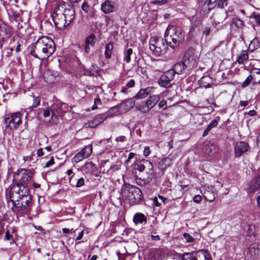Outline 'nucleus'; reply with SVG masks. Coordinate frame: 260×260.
<instances>
[{"label": "nucleus", "instance_id": "33", "mask_svg": "<svg viewBox=\"0 0 260 260\" xmlns=\"http://www.w3.org/2000/svg\"><path fill=\"white\" fill-rule=\"evenodd\" d=\"M218 124V121L216 119H214L209 124L207 128L205 129L203 134V137L206 136L209 132L213 128L215 127Z\"/></svg>", "mask_w": 260, "mask_h": 260}, {"label": "nucleus", "instance_id": "46", "mask_svg": "<svg viewBox=\"0 0 260 260\" xmlns=\"http://www.w3.org/2000/svg\"><path fill=\"white\" fill-rule=\"evenodd\" d=\"M183 237L186 240L187 242H193L195 241V239L193 238L190 234L188 233H184L183 235Z\"/></svg>", "mask_w": 260, "mask_h": 260}, {"label": "nucleus", "instance_id": "11", "mask_svg": "<svg viewBox=\"0 0 260 260\" xmlns=\"http://www.w3.org/2000/svg\"><path fill=\"white\" fill-rule=\"evenodd\" d=\"M212 259L210 254L205 250H200L194 254H188L186 260H210Z\"/></svg>", "mask_w": 260, "mask_h": 260}, {"label": "nucleus", "instance_id": "18", "mask_svg": "<svg viewBox=\"0 0 260 260\" xmlns=\"http://www.w3.org/2000/svg\"><path fill=\"white\" fill-rule=\"evenodd\" d=\"M260 189V176L259 175L254 177L248 183L247 188L248 192H254Z\"/></svg>", "mask_w": 260, "mask_h": 260}, {"label": "nucleus", "instance_id": "25", "mask_svg": "<svg viewBox=\"0 0 260 260\" xmlns=\"http://www.w3.org/2000/svg\"><path fill=\"white\" fill-rule=\"evenodd\" d=\"M105 114L107 115V117L108 118L120 115L122 114V112L118 105L116 106L111 107Z\"/></svg>", "mask_w": 260, "mask_h": 260}, {"label": "nucleus", "instance_id": "41", "mask_svg": "<svg viewBox=\"0 0 260 260\" xmlns=\"http://www.w3.org/2000/svg\"><path fill=\"white\" fill-rule=\"evenodd\" d=\"M85 158H86V157H84V155H83V154L82 153V151H81L77 153L74 157L73 161H74L76 163H78Z\"/></svg>", "mask_w": 260, "mask_h": 260}, {"label": "nucleus", "instance_id": "29", "mask_svg": "<svg viewBox=\"0 0 260 260\" xmlns=\"http://www.w3.org/2000/svg\"><path fill=\"white\" fill-rule=\"evenodd\" d=\"M251 75L253 78V85L260 83V69H253L251 72Z\"/></svg>", "mask_w": 260, "mask_h": 260}, {"label": "nucleus", "instance_id": "2", "mask_svg": "<svg viewBox=\"0 0 260 260\" xmlns=\"http://www.w3.org/2000/svg\"><path fill=\"white\" fill-rule=\"evenodd\" d=\"M55 51L53 41L48 37L43 36L30 47V54L36 58L43 59L51 56Z\"/></svg>", "mask_w": 260, "mask_h": 260}, {"label": "nucleus", "instance_id": "23", "mask_svg": "<svg viewBox=\"0 0 260 260\" xmlns=\"http://www.w3.org/2000/svg\"><path fill=\"white\" fill-rule=\"evenodd\" d=\"M145 159H142L137 161L134 164V170L133 171V174L135 175L136 178L137 179V172L136 170L139 171L140 172H142L145 170Z\"/></svg>", "mask_w": 260, "mask_h": 260}, {"label": "nucleus", "instance_id": "44", "mask_svg": "<svg viewBox=\"0 0 260 260\" xmlns=\"http://www.w3.org/2000/svg\"><path fill=\"white\" fill-rule=\"evenodd\" d=\"M251 81L253 82V78L251 75H250L246 79V80L242 84V87L245 88L246 87L248 86L251 82Z\"/></svg>", "mask_w": 260, "mask_h": 260}, {"label": "nucleus", "instance_id": "58", "mask_svg": "<svg viewBox=\"0 0 260 260\" xmlns=\"http://www.w3.org/2000/svg\"><path fill=\"white\" fill-rule=\"evenodd\" d=\"M135 83L134 80L131 79L126 83V86L128 88H132L134 86Z\"/></svg>", "mask_w": 260, "mask_h": 260}, {"label": "nucleus", "instance_id": "38", "mask_svg": "<svg viewBox=\"0 0 260 260\" xmlns=\"http://www.w3.org/2000/svg\"><path fill=\"white\" fill-rule=\"evenodd\" d=\"M248 59V54L247 51H243L237 58V61L239 63H243L244 61Z\"/></svg>", "mask_w": 260, "mask_h": 260}, {"label": "nucleus", "instance_id": "50", "mask_svg": "<svg viewBox=\"0 0 260 260\" xmlns=\"http://www.w3.org/2000/svg\"><path fill=\"white\" fill-rule=\"evenodd\" d=\"M251 18H253L255 22L260 25V14H253V15L251 16Z\"/></svg>", "mask_w": 260, "mask_h": 260}, {"label": "nucleus", "instance_id": "54", "mask_svg": "<svg viewBox=\"0 0 260 260\" xmlns=\"http://www.w3.org/2000/svg\"><path fill=\"white\" fill-rule=\"evenodd\" d=\"M226 5V0H219L218 3V7L220 8H223L224 7V5Z\"/></svg>", "mask_w": 260, "mask_h": 260}, {"label": "nucleus", "instance_id": "30", "mask_svg": "<svg viewBox=\"0 0 260 260\" xmlns=\"http://www.w3.org/2000/svg\"><path fill=\"white\" fill-rule=\"evenodd\" d=\"M44 81L48 84L53 83L55 80V77L50 71H46L43 74Z\"/></svg>", "mask_w": 260, "mask_h": 260}, {"label": "nucleus", "instance_id": "49", "mask_svg": "<svg viewBox=\"0 0 260 260\" xmlns=\"http://www.w3.org/2000/svg\"><path fill=\"white\" fill-rule=\"evenodd\" d=\"M84 184V179L83 177H81L78 179V181L75 185V186L77 187H80L82 186Z\"/></svg>", "mask_w": 260, "mask_h": 260}, {"label": "nucleus", "instance_id": "47", "mask_svg": "<svg viewBox=\"0 0 260 260\" xmlns=\"http://www.w3.org/2000/svg\"><path fill=\"white\" fill-rule=\"evenodd\" d=\"M253 46V50H255L257 48H258L259 47V45L257 42V40L256 39H253L249 45V47H251Z\"/></svg>", "mask_w": 260, "mask_h": 260}, {"label": "nucleus", "instance_id": "59", "mask_svg": "<svg viewBox=\"0 0 260 260\" xmlns=\"http://www.w3.org/2000/svg\"><path fill=\"white\" fill-rule=\"evenodd\" d=\"M153 202L154 204L157 207H159L161 205V203L158 201V198L156 197L153 198Z\"/></svg>", "mask_w": 260, "mask_h": 260}, {"label": "nucleus", "instance_id": "57", "mask_svg": "<svg viewBox=\"0 0 260 260\" xmlns=\"http://www.w3.org/2000/svg\"><path fill=\"white\" fill-rule=\"evenodd\" d=\"M94 103L95 105H102L101 101L100 99L99 95L96 94V97L94 99Z\"/></svg>", "mask_w": 260, "mask_h": 260}, {"label": "nucleus", "instance_id": "27", "mask_svg": "<svg viewBox=\"0 0 260 260\" xmlns=\"http://www.w3.org/2000/svg\"><path fill=\"white\" fill-rule=\"evenodd\" d=\"M151 87H147L144 89H141L139 92L136 94L133 98L134 99L139 100L142 99L149 95V93L151 90Z\"/></svg>", "mask_w": 260, "mask_h": 260}, {"label": "nucleus", "instance_id": "60", "mask_svg": "<svg viewBox=\"0 0 260 260\" xmlns=\"http://www.w3.org/2000/svg\"><path fill=\"white\" fill-rule=\"evenodd\" d=\"M150 153V149L148 147H145L143 151V154L145 156L147 157Z\"/></svg>", "mask_w": 260, "mask_h": 260}, {"label": "nucleus", "instance_id": "56", "mask_svg": "<svg viewBox=\"0 0 260 260\" xmlns=\"http://www.w3.org/2000/svg\"><path fill=\"white\" fill-rule=\"evenodd\" d=\"M202 198L200 195H196L194 197L193 200L196 203H199L202 201Z\"/></svg>", "mask_w": 260, "mask_h": 260}, {"label": "nucleus", "instance_id": "64", "mask_svg": "<svg viewBox=\"0 0 260 260\" xmlns=\"http://www.w3.org/2000/svg\"><path fill=\"white\" fill-rule=\"evenodd\" d=\"M135 155V154L134 153H133V152L129 153V155H128V158L126 160V162L127 163L131 159L133 158L134 157Z\"/></svg>", "mask_w": 260, "mask_h": 260}, {"label": "nucleus", "instance_id": "5", "mask_svg": "<svg viewBox=\"0 0 260 260\" xmlns=\"http://www.w3.org/2000/svg\"><path fill=\"white\" fill-rule=\"evenodd\" d=\"M33 173L30 170L21 169L17 174L14 175L16 182L12 184L10 189L16 186L20 188V191L22 190L23 187L28 189V184L30 182Z\"/></svg>", "mask_w": 260, "mask_h": 260}, {"label": "nucleus", "instance_id": "45", "mask_svg": "<svg viewBox=\"0 0 260 260\" xmlns=\"http://www.w3.org/2000/svg\"><path fill=\"white\" fill-rule=\"evenodd\" d=\"M98 125L96 124V123H95L94 119H92V120L89 121L87 123H85L84 126L86 128H94Z\"/></svg>", "mask_w": 260, "mask_h": 260}, {"label": "nucleus", "instance_id": "35", "mask_svg": "<svg viewBox=\"0 0 260 260\" xmlns=\"http://www.w3.org/2000/svg\"><path fill=\"white\" fill-rule=\"evenodd\" d=\"M107 115L105 113L99 114L93 119L96 124L98 125L103 123L106 119Z\"/></svg>", "mask_w": 260, "mask_h": 260}, {"label": "nucleus", "instance_id": "34", "mask_svg": "<svg viewBox=\"0 0 260 260\" xmlns=\"http://www.w3.org/2000/svg\"><path fill=\"white\" fill-rule=\"evenodd\" d=\"M203 197L207 201L212 202L215 199V193L213 191L207 190L204 192Z\"/></svg>", "mask_w": 260, "mask_h": 260}, {"label": "nucleus", "instance_id": "16", "mask_svg": "<svg viewBox=\"0 0 260 260\" xmlns=\"http://www.w3.org/2000/svg\"><path fill=\"white\" fill-rule=\"evenodd\" d=\"M135 105V99L133 97L132 98L122 101L118 104V106H119L122 113H125L131 110L134 107Z\"/></svg>", "mask_w": 260, "mask_h": 260}, {"label": "nucleus", "instance_id": "48", "mask_svg": "<svg viewBox=\"0 0 260 260\" xmlns=\"http://www.w3.org/2000/svg\"><path fill=\"white\" fill-rule=\"evenodd\" d=\"M33 100H34V103L31 107L32 108H35L40 104V101H41V98L39 96H37L36 98H33Z\"/></svg>", "mask_w": 260, "mask_h": 260}, {"label": "nucleus", "instance_id": "6", "mask_svg": "<svg viewBox=\"0 0 260 260\" xmlns=\"http://www.w3.org/2000/svg\"><path fill=\"white\" fill-rule=\"evenodd\" d=\"M149 49L154 55L159 56L166 53L167 47L162 39L151 37L149 41Z\"/></svg>", "mask_w": 260, "mask_h": 260}, {"label": "nucleus", "instance_id": "14", "mask_svg": "<svg viewBox=\"0 0 260 260\" xmlns=\"http://www.w3.org/2000/svg\"><path fill=\"white\" fill-rule=\"evenodd\" d=\"M170 70L173 71L175 75V74H187L190 70L183 61L176 63Z\"/></svg>", "mask_w": 260, "mask_h": 260}, {"label": "nucleus", "instance_id": "4", "mask_svg": "<svg viewBox=\"0 0 260 260\" xmlns=\"http://www.w3.org/2000/svg\"><path fill=\"white\" fill-rule=\"evenodd\" d=\"M123 198L129 201L131 205L141 204L143 201V196L141 189L129 184H124L121 189Z\"/></svg>", "mask_w": 260, "mask_h": 260}, {"label": "nucleus", "instance_id": "7", "mask_svg": "<svg viewBox=\"0 0 260 260\" xmlns=\"http://www.w3.org/2000/svg\"><path fill=\"white\" fill-rule=\"evenodd\" d=\"M198 59V56L196 54L195 49L191 47L185 51L182 61L190 70H191L197 66Z\"/></svg>", "mask_w": 260, "mask_h": 260}, {"label": "nucleus", "instance_id": "17", "mask_svg": "<svg viewBox=\"0 0 260 260\" xmlns=\"http://www.w3.org/2000/svg\"><path fill=\"white\" fill-rule=\"evenodd\" d=\"M64 5H61L58 7L62 10H64L62 14L64 15L67 21L70 23L75 18V11L70 5L68 6V8H65Z\"/></svg>", "mask_w": 260, "mask_h": 260}, {"label": "nucleus", "instance_id": "3", "mask_svg": "<svg viewBox=\"0 0 260 260\" xmlns=\"http://www.w3.org/2000/svg\"><path fill=\"white\" fill-rule=\"evenodd\" d=\"M164 37L167 45L175 48L184 38L181 27L179 25H169L165 31Z\"/></svg>", "mask_w": 260, "mask_h": 260}, {"label": "nucleus", "instance_id": "36", "mask_svg": "<svg viewBox=\"0 0 260 260\" xmlns=\"http://www.w3.org/2000/svg\"><path fill=\"white\" fill-rule=\"evenodd\" d=\"M82 153L84 155V157L87 158L91 154L92 152V148L91 145H88L85 146L83 149L81 150Z\"/></svg>", "mask_w": 260, "mask_h": 260}, {"label": "nucleus", "instance_id": "22", "mask_svg": "<svg viewBox=\"0 0 260 260\" xmlns=\"http://www.w3.org/2000/svg\"><path fill=\"white\" fill-rule=\"evenodd\" d=\"M213 81L212 78L209 76H205L202 77L199 82L200 87L207 88L211 87V84H213Z\"/></svg>", "mask_w": 260, "mask_h": 260}, {"label": "nucleus", "instance_id": "12", "mask_svg": "<svg viewBox=\"0 0 260 260\" xmlns=\"http://www.w3.org/2000/svg\"><path fill=\"white\" fill-rule=\"evenodd\" d=\"M250 149L249 144L245 142L239 141L234 146L235 156L239 157L243 154L247 152Z\"/></svg>", "mask_w": 260, "mask_h": 260}, {"label": "nucleus", "instance_id": "62", "mask_svg": "<svg viewBox=\"0 0 260 260\" xmlns=\"http://www.w3.org/2000/svg\"><path fill=\"white\" fill-rule=\"evenodd\" d=\"M82 8L84 11L88 12L89 9V7L86 3H84L82 5Z\"/></svg>", "mask_w": 260, "mask_h": 260}, {"label": "nucleus", "instance_id": "8", "mask_svg": "<svg viewBox=\"0 0 260 260\" xmlns=\"http://www.w3.org/2000/svg\"><path fill=\"white\" fill-rule=\"evenodd\" d=\"M174 73L173 71L169 70L165 72L158 80V85L165 88H170L175 83L172 82L175 78Z\"/></svg>", "mask_w": 260, "mask_h": 260}, {"label": "nucleus", "instance_id": "51", "mask_svg": "<svg viewBox=\"0 0 260 260\" xmlns=\"http://www.w3.org/2000/svg\"><path fill=\"white\" fill-rule=\"evenodd\" d=\"M167 3V0L154 1L151 2V4L156 5H162Z\"/></svg>", "mask_w": 260, "mask_h": 260}, {"label": "nucleus", "instance_id": "39", "mask_svg": "<svg viewBox=\"0 0 260 260\" xmlns=\"http://www.w3.org/2000/svg\"><path fill=\"white\" fill-rule=\"evenodd\" d=\"M137 110L142 112L143 113H146L149 111V107L145 104V102L140 104H137L136 106Z\"/></svg>", "mask_w": 260, "mask_h": 260}, {"label": "nucleus", "instance_id": "31", "mask_svg": "<svg viewBox=\"0 0 260 260\" xmlns=\"http://www.w3.org/2000/svg\"><path fill=\"white\" fill-rule=\"evenodd\" d=\"M84 170L86 173L92 174L96 171V167L92 161H89L84 165Z\"/></svg>", "mask_w": 260, "mask_h": 260}, {"label": "nucleus", "instance_id": "19", "mask_svg": "<svg viewBox=\"0 0 260 260\" xmlns=\"http://www.w3.org/2000/svg\"><path fill=\"white\" fill-rule=\"evenodd\" d=\"M11 29L3 22H0V40L5 41L11 36Z\"/></svg>", "mask_w": 260, "mask_h": 260}, {"label": "nucleus", "instance_id": "1", "mask_svg": "<svg viewBox=\"0 0 260 260\" xmlns=\"http://www.w3.org/2000/svg\"><path fill=\"white\" fill-rule=\"evenodd\" d=\"M29 193V189L25 187H23L22 190L20 191V188H18L17 186L10 189L9 192L10 200L18 211L23 213L29 212L32 202L31 196Z\"/></svg>", "mask_w": 260, "mask_h": 260}, {"label": "nucleus", "instance_id": "52", "mask_svg": "<svg viewBox=\"0 0 260 260\" xmlns=\"http://www.w3.org/2000/svg\"><path fill=\"white\" fill-rule=\"evenodd\" d=\"M52 108L47 109L43 111V115L45 118L48 117L50 116V113H51V110Z\"/></svg>", "mask_w": 260, "mask_h": 260}, {"label": "nucleus", "instance_id": "9", "mask_svg": "<svg viewBox=\"0 0 260 260\" xmlns=\"http://www.w3.org/2000/svg\"><path fill=\"white\" fill-rule=\"evenodd\" d=\"M5 123L7 127L10 129H16L21 124V114L19 112L11 113L5 118Z\"/></svg>", "mask_w": 260, "mask_h": 260}, {"label": "nucleus", "instance_id": "13", "mask_svg": "<svg viewBox=\"0 0 260 260\" xmlns=\"http://www.w3.org/2000/svg\"><path fill=\"white\" fill-rule=\"evenodd\" d=\"M173 158L169 155L168 157L164 158H158L156 160V164L159 170L163 173L164 171L172 164Z\"/></svg>", "mask_w": 260, "mask_h": 260}, {"label": "nucleus", "instance_id": "32", "mask_svg": "<svg viewBox=\"0 0 260 260\" xmlns=\"http://www.w3.org/2000/svg\"><path fill=\"white\" fill-rule=\"evenodd\" d=\"M114 46L111 42H109L105 46V56L106 59H110L113 53Z\"/></svg>", "mask_w": 260, "mask_h": 260}, {"label": "nucleus", "instance_id": "43", "mask_svg": "<svg viewBox=\"0 0 260 260\" xmlns=\"http://www.w3.org/2000/svg\"><path fill=\"white\" fill-rule=\"evenodd\" d=\"M233 23L238 28H241L244 25L242 20L238 18H234L232 20Z\"/></svg>", "mask_w": 260, "mask_h": 260}, {"label": "nucleus", "instance_id": "26", "mask_svg": "<svg viewBox=\"0 0 260 260\" xmlns=\"http://www.w3.org/2000/svg\"><path fill=\"white\" fill-rule=\"evenodd\" d=\"M217 151V148L216 145L212 143L207 144L205 147V152L209 156H212Z\"/></svg>", "mask_w": 260, "mask_h": 260}, {"label": "nucleus", "instance_id": "37", "mask_svg": "<svg viewBox=\"0 0 260 260\" xmlns=\"http://www.w3.org/2000/svg\"><path fill=\"white\" fill-rule=\"evenodd\" d=\"M145 169L148 170L147 173L152 174L154 172L153 166L152 164L148 160L145 159Z\"/></svg>", "mask_w": 260, "mask_h": 260}, {"label": "nucleus", "instance_id": "24", "mask_svg": "<svg viewBox=\"0 0 260 260\" xmlns=\"http://www.w3.org/2000/svg\"><path fill=\"white\" fill-rule=\"evenodd\" d=\"M160 97L159 95H151L149 97V99L145 102V104L149 107L150 110L152 108L159 100Z\"/></svg>", "mask_w": 260, "mask_h": 260}, {"label": "nucleus", "instance_id": "28", "mask_svg": "<svg viewBox=\"0 0 260 260\" xmlns=\"http://www.w3.org/2000/svg\"><path fill=\"white\" fill-rule=\"evenodd\" d=\"M133 221L136 224L143 223H145L147 222V217L144 214L141 213H137L133 217Z\"/></svg>", "mask_w": 260, "mask_h": 260}, {"label": "nucleus", "instance_id": "40", "mask_svg": "<svg viewBox=\"0 0 260 260\" xmlns=\"http://www.w3.org/2000/svg\"><path fill=\"white\" fill-rule=\"evenodd\" d=\"M95 36L94 34H91L86 38L85 44L88 45H94L95 43Z\"/></svg>", "mask_w": 260, "mask_h": 260}, {"label": "nucleus", "instance_id": "42", "mask_svg": "<svg viewBox=\"0 0 260 260\" xmlns=\"http://www.w3.org/2000/svg\"><path fill=\"white\" fill-rule=\"evenodd\" d=\"M133 53V49L132 48H128L127 49L125 53V56L124 57V60L126 61V63H128L131 61V56Z\"/></svg>", "mask_w": 260, "mask_h": 260}, {"label": "nucleus", "instance_id": "20", "mask_svg": "<svg viewBox=\"0 0 260 260\" xmlns=\"http://www.w3.org/2000/svg\"><path fill=\"white\" fill-rule=\"evenodd\" d=\"M66 106L64 104H57L53 106L51 110V118L52 120L57 119L63 112V108Z\"/></svg>", "mask_w": 260, "mask_h": 260}, {"label": "nucleus", "instance_id": "61", "mask_svg": "<svg viewBox=\"0 0 260 260\" xmlns=\"http://www.w3.org/2000/svg\"><path fill=\"white\" fill-rule=\"evenodd\" d=\"M115 140L117 142H124L125 141V137L124 136H121L116 138Z\"/></svg>", "mask_w": 260, "mask_h": 260}, {"label": "nucleus", "instance_id": "15", "mask_svg": "<svg viewBox=\"0 0 260 260\" xmlns=\"http://www.w3.org/2000/svg\"><path fill=\"white\" fill-rule=\"evenodd\" d=\"M247 256L249 255L253 259L260 258V244L254 243L250 245L247 249Z\"/></svg>", "mask_w": 260, "mask_h": 260}, {"label": "nucleus", "instance_id": "21", "mask_svg": "<svg viewBox=\"0 0 260 260\" xmlns=\"http://www.w3.org/2000/svg\"><path fill=\"white\" fill-rule=\"evenodd\" d=\"M101 9L104 13L109 14L116 11L117 8L112 2L106 0L101 5Z\"/></svg>", "mask_w": 260, "mask_h": 260}, {"label": "nucleus", "instance_id": "55", "mask_svg": "<svg viewBox=\"0 0 260 260\" xmlns=\"http://www.w3.org/2000/svg\"><path fill=\"white\" fill-rule=\"evenodd\" d=\"M54 163V160L53 156H52L50 160L47 161L45 164V167H49L51 166Z\"/></svg>", "mask_w": 260, "mask_h": 260}, {"label": "nucleus", "instance_id": "63", "mask_svg": "<svg viewBox=\"0 0 260 260\" xmlns=\"http://www.w3.org/2000/svg\"><path fill=\"white\" fill-rule=\"evenodd\" d=\"M217 0H207V3L208 6H212V5H216Z\"/></svg>", "mask_w": 260, "mask_h": 260}, {"label": "nucleus", "instance_id": "10", "mask_svg": "<svg viewBox=\"0 0 260 260\" xmlns=\"http://www.w3.org/2000/svg\"><path fill=\"white\" fill-rule=\"evenodd\" d=\"M52 18L55 26L58 29H63L70 24L62 14V11L60 7L55 10Z\"/></svg>", "mask_w": 260, "mask_h": 260}, {"label": "nucleus", "instance_id": "53", "mask_svg": "<svg viewBox=\"0 0 260 260\" xmlns=\"http://www.w3.org/2000/svg\"><path fill=\"white\" fill-rule=\"evenodd\" d=\"M158 107L159 108H161V109H166L167 108V103H166V102L165 101H161L159 103H158Z\"/></svg>", "mask_w": 260, "mask_h": 260}]
</instances>
